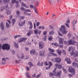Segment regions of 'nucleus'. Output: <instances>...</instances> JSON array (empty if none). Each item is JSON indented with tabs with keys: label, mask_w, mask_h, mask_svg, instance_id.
<instances>
[{
	"label": "nucleus",
	"mask_w": 78,
	"mask_h": 78,
	"mask_svg": "<svg viewBox=\"0 0 78 78\" xmlns=\"http://www.w3.org/2000/svg\"><path fill=\"white\" fill-rule=\"evenodd\" d=\"M66 27L64 25L61 26V28L60 29V31H61L62 34H64V35H66L67 33H68V31L66 29Z\"/></svg>",
	"instance_id": "f257e3e1"
},
{
	"label": "nucleus",
	"mask_w": 78,
	"mask_h": 78,
	"mask_svg": "<svg viewBox=\"0 0 78 78\" xmlns=\"http://www.w3.org/2000/svg\"><path fill=\"white\" fill-rule=\"evenodd\" d=\"M10 48V45L8 44H4L2 46V50H9Z\"/></svg>",
	"instance_id": "f03ea898"
},
{
	"label": "nucleus",
	"mask_w": 78,
	"mask_h": 78,
	"mask_svg": "<svg viewBox=\"0 0 78 78\" xmlns=\"http://www.w3.org/2000/svg\"><path fill=\"white\" fill-rule=\"evenodd\" d=\"M69 71L70 73H73V75L75 74V69L73 68L72 67L70 66L69 67Z\"/></svg>",
	"instance_id": "7ed1b4c3"
},
{
	"label": "nucleus",
	"mask_w": 78,
	"mask_h": 78,
	"mask_svg": "<svg viewBox=\"0 0 78 78\" xmlns=\"http://www.w3.org/2000/svg\"><path fill=\"white\" fill-rule=\"evenodd\" d=\"M68 43L69 45H75L76 43H77V42H76V41L75 40H73L70 39L68 41Z\"/></svg>",
	"instance_id": "20e7f679"
},
{
	"label": "nucleus",
	"mask_w": 78,
	"mask_h": 78,
	"mask_svg": "<svg viewBox=\"0 0 78 78\" xmlns=\"http://www.w3.org/2000/svg\"><path fill=\"white\" fill-rule=\"evenodd\" d=\"M51 61H55L56 62H57V63H60L61 62V58L57 57L55 58L51 59Z\"/></svg>",
	"instance_id": "39448f33"
},
{
	"label": "nucleus",
	"mask_w": 78,
	"mask_h": 78,
	"mask_svg": "<svg viewBox=\"0 0 78 78\" xmlns=\"http://www.w3.org/2000/svg\"><path fill=\"white\" fill-rule=\"evenodd\" d=\"M64 38H61L59 39V43L60 44H62L63 42L64 44H65L66 45H67V42L66 41H64Z\"/></svg>",
	"instance_id": "423d86ee"
},
{
	"label": "nucleus",
	"mask_w": 78,
	"mask_h": 78,
	"mask_svg": "<svg viewBox=\"0 0 78 78\" xmlns=\"http://www.w3.org/2000/svg\"><path fill=\"white\" fill-rule=\"evenodd\" d=\"M27 24L30 25V27L29 28V30H31L33 28V23L31 21H28L27 22Z\"/></svg>",
	"instance_id": "0eeeda50"
},
{
	"label": "nucleus",
	"mask_w": 78,
	"mask_h": 78,
	"mask_svg": "<svg viewBox=\"0 0 78 78\" xmlns=\"http://www.w3.org/2000/svg\"><path fill=\"white\" fill-rule=\"evenodd\" d=\"M44 47V43L42 42H40L39 43V48L40 49L43 48Z\"/></svg>",
	"instance_id": "6e6552de"
},
{
	"label": "nucleus",
	"mask_w": 78,
	"mask_h": 78,
	"mask_svg": "<svg viewBox=\"0 0 78 78\" xmlns=\"http://www.w3.org/2000/svg\"><path fill=\"white\" fill-rule=\"evenodd\" d=\"M65 60L67 64H70L72 63V61L69 58H66Z\"/></svg>",
	"instance_id": "1a4fd4ad"
},
{
	"label": "nucleus",
	"mask_w": 78,
	"mask_h": 78,
	"mask_svg": "<svg viewBox=\"0 0 78 78\" xmlns=\"http://www.w3.org/2000/svg\"><path fill=\"white\" fill-rule=\"evenodd\" d=\"M4 25L3 24V23L2 22L1 24H0V28H1L2 30H4L5 28V27H4Z\"/></svg>",
	"instance_id": "9d476101"
},
{
	"label": "nucleus",
	"mask_w": 78,
	"mask_h": 78,
	"mask_svg": "<svg viewBox=\"0 0 78 78\" xmlns=\"http://www.w3.org/2000/svg\"><path fill=\"white\" fill-rule=\"evenodd\" d=\"M62 73V71H59L57 73L56 75V77H59V78H60L61 76V74Z\"/></svg>",
	"instance_id": "9b49d317"
},
{
	"label": "nucleus",
	"mask_w": 78,
	"mask_h": 78,
	"mask_svg": "<svg viewBox=\"0 0 78 78\" xmlns=\"http://www.w3.org/2000/svg\"><path fill=\"white\" fill-rule=\"evenodd\" d=\"M72 66L73 67H75L76 68H78V64L75 62H74L72 63Z\"/></svg>",
	"instance_id": "f8f14e48"
},
{
	"label": "nucleus",
	"mask_w": 78,
	"mask_h": 78,
	"mask_svg": "<svg viewBox=\"0 0 78 78\" xmlns=\"http://www.w3.org/2000/svg\"><path fill=\"white\" fill-rule=\"evenodd\" d=\"M30 53L31 55H34L36 54V51L34 49H32L30 51Z\"/></svg>",
	"instance_id": "ddd939ff"
},
{
	"label": "nucleus",
	"mask_w": 78,
	"mask_h": 78,
	"mask_svg": "<svg viewBox=\"0 0 78 78\" xmlns=\"http://www.w3.org/2000/svg\"><path fill=\"white\" fill-rule=\"evenodd\" d=\"M26 41H27V38H23L19 40V42H24Z\"/></svg>",
	"instance_id": "4468645a"
},
{
	"label": "nucleus",
	"mask_w": 78,
	"mask_h": 78,
	"mask_svg": "<svg viewBox=\"0 0 78 78\" xmlns=\"http://www.w3.org/2000/svg\"><path fill=\"white\" fill-rule=\"evenodd\" d=\"M39 55L40 56H42L43 57H45V55L44 54V52L43 51H40L39 52Z\"/></svg>",
	"instance_id": "2eb2a0df"
},
{
	"label": "nucleus",
	"mask_w": 78,
	"mask_h": 78,
	"mask_svg": "<svg viewBox=\"0 0 78 78\" xmlns=\"http://www.w3.org/2000/svg\"><path fill=\"white\" fill-rule=\"evenodd\" d=\"M25 23V21H24L23 22L21 23H19L18 24V25L19 27H22V26H23L24 24Z\"/></svg>",
	"instance_id": "dca6fc26"
},
{
	"label": "nucleus",
	"mask_w": 78,
	"mask_h": 78,
	"mask_svg": "<svg viewBox=\"0 0 78 78\" xmlns=\"http://www.w3.org/2000/svg\"><path fill=\"white\" fill-rule=\"evenodd\" d=\"M55 66L57 68H58V69H61L62 68V66L60 65H59L58 64H56L55 65Z\"/></svg>",
	"instance_id": "f3484780"
},
{
	"label": "nucleus",
	"mask_w": 78,
	"mask_h": 78,
	"mask_svg": "<svg viewBox=\"0 0 78 78\" xmlns=\"http://www.w3.org/2000/svg\"><path fill=\"white\" fill-rule=\"evenodd\" d=\"M74 50H75V48H74L72 46H70L69 48L68 51H71V50L74 51Z\"/></svg>",
	"instance_id": "a211bd4d"
},
{
	"label": "nucleus",
	"mask_w": 78,
	"mask_h": 78,
	"mask_svg": "<svg viewBox=\"0 0 78 78\" xmlns=\"http://www.w3.org/2000/svg\"><path fill=\"white\" fill-rule=\"evenodd\" d=\"M6 58H2V64H5L6 63Z\"/></svg>",
	"instance_id": "6ab92c4d"
},
{
	"label": "nucleus",
	"mask_w": 78,
	"mask_h": 78,
	"mask_svg": "<svg viewBox=\"0 0 78 78\" xmlns=\"http://www.w3.org/2000/svg\"><path fill=\"white\" fill-rule=\"evenodd\" d=\"M78 56V52L77 51H76L74 52V57H77V56Z\"/></svg>",
	"instance_id": "aec40b11"
},
{
	"label": "nucleus",
	"mask_w": 78,
	"mask_h": 78,
	"mask_svg": "<svg viewBox=\"0 0 78 78\" xmlns=\"http://www.w3.org/2000/svg\"><path fill=\"white\" fill-rule=\"evenodd\" d=\"M49 3L51 5H53L55 3L54 0H49Z\"/></svg>",
	"instance_id": "412c9836"
},
{
	"label": "nucleus",
	"mask_w": 78,
	"mask_h": 78,
	"mask_svg": "<svg viewBox=\"0 0 78 78\" xmlns=\"http://www.w3.org/2000/svg\"><path fill=\"white\" fill-rule=\"evenodd\" d=\"M14 45H15V47H16V48H18V47L19 46V45H18V44L16 43V42H14Z\"/></svg>",
	"instance_id": "4be33fe9"
},
{
	"label": "nucleus",
	"mask_w": 78,
	"mask_h": 78,
	"mask_svg": "<svg viewBox=\"0 0 78 78\" xmlns=\"http://www.w3.org/2000/svg\"><path fill=\"white\" fill-rule=\"evenodd\" d=\"M34 33H35V34H37L38 33V32L39 31V30H38V29H36L35 30H34Z\"/></svg>",
	"instance_id": "5701e85b"
},
{
	"label": "nucleus",
	"mask_w": 78,
	"mask_h": 78,
	"mask_svg": "<svg viewBox=\"0 0 78 78\" xmlns=\"http://www.w3.org/2000/svg\"><path fill=\"white\" fill-rule=\"evenodd\" d=\"M28 65L30 67V68H31L32 66H33V63L31 62H29Z\"/></svg>",
	"instance_id": "b1692460"
},
{
	"label": "nucleus",
	"mask_w": 78,
	"mask_h": 78,
	"mask_svg": "<svg viewBox=\"0 0 78 78\" xmlns=\"http://www.w3.org/2000/svg\"><path fill=\"white\" fill-rule=\"evenodd\" d=\"M49 75L50 76H54V75H55V73H52L50 72L49 73Z\"/></svg>",
	"instance_id": "393cba45"
},
{
	"label": "nucleus",
	"mask_w": 78,
	"mask_h": 78,
	"mask_svg": "<svg viewBox=\"0 0 78 78\" xmlns=\"http://www.w3.org/2000/svg\"><path fill=\"white\" fill-rule=\"evenodd\" d=\"M59 50V49H58L56 50L57 51V53L59 55H61V51Z\"/></svg>",
	"instance_id": "a878e982"
},
{
	"label": "nucleus",
	"mask_w": 78,
	"mask_h": 78,
	"mask_svg": "<svg viewBox=\"0 0 78 78\" xmlns=\"http://www.w3.org/2000/svg\"><path fill=\"white\" fill-rule=\"evenodd\" d=\"M4 9L6 10H8L9 9V8L8 7V5H6L4 8Z\"/></svg>",
	"instance_id": "bb28decb"
},
{
	"label": "nucleus",
	"mask_w": 78,
	"mask_h": 78,
	"mask_svg": "<svg viewBox=\"0 0 78 78\" xmlns=\"http://www.w3.org/2000/svg\"><path fill=\"white\" fill-rule=\"evenodd\" d=\"M49 34L50 35H53V34H55V32L53 31V30H52L51 31L49 32Z\"/></svg>",
	"instance_id": "cd10ccee"
},
{
	"label": "nucleus",
	"mask_w": 78,
	"mask_h": 78,
	"mask_svg": "<svg viewBox=\"0 0 78 78\" xmlns=\"http://www.w3.org/2000/svg\"><path fill=\"white\" fill-rule=\"evenodd\" d=\"M62 51L63 55H66V51L64 50H62Z\"/></svg>",
	"instance_id": "c85d7f7f"
},
{
	"label": "nucleus",
	"mask_w": 78,
	"mask_h": 78,
	"mask_svg": "<svg viewBox=\"0 0 78 78\" xmlns=\"http://www.w3.org/2000/svg\"><path fill=\"white\" fill-rule=\"evenodd\" d=\"M28 74H29V73H26V76H27V78H31V76L29 75Z\"/></svg>",
	"instance_id": "c756f323"
},
{
	"label": "nucleus",
	"mask_w": 78,
	"mask_h": 78,
	"mask_svg": "<svg viewBox=\"0 0 78 78\" xmlns=\"http://www.w3.org/2000/svg\"><path fill=\"white\" fill-rule=\"evenodd\" d=\"M67 37H68V38H70V37H72V34L70 33H68L67 34Z\"/></svg>",
	"instance_id": "7c9ffc66"
},
{
	"label": "nucleus",
	"mask_w": 78,
	"mask_h": 78,
	"mask_svg": "<svg viewBox=\"0 0 78 78\" xmlns=\"http://www.w3.org/2000/svg\"><path fill=\"white\" fill-rule=\"evenodd\" d=\"M47 39V36H44L43 38V41H45Z\"/></svg>",
	"instance_id": "2f4dec72"
},
{
	"label": "nucleus",
	"mask_w": 78,
	"mask_h": 78,
	"mask_svg": "<svg viewBox=\"0 0 78 78\" xmlns=\"http://www.w3.org/2000/svg\"><path fill=\"white\" fill-rule=\"evenodd\" d=\"M50 55H52L54 56H57V55L56 54L54 53H50Z\"/></svg>",
	"instance_id": "473e14b6"
},
{
	"label": "nucleus",
	"mask_w": 78,
	"mask_h": 78,
	"mask_svg": "<svg viewBox=\"0 0 78 78\" xmlns=\"http://www.w3.org/2000/svg\"><path fill=\"white\" fill-rule=\"evenodd\" d=\"M77 22V21L74 20L72 22V24L73 25H75L76 23Z\"/></svg>",
	"instance_id": "72a5a7b5"
},
{
	"label": "nucleus",
	"mask_w": 78,
	"mask_h": 78,
	"mask_svg": "<svg viewBox=\"0 0 78 78\" xmlns=\"http://www.w3.org/2000/svg\"><path fill=\"white\" fill-rule=\"evenodd\" d=\"M11 3L13 4L15 3H17V2L16 1V0H12Z\"/></svg>",
	"instance_id": "f704fd0d"
},
{
	"label": "nucleus",
	"mask_w": 78,
	"mask_h": 78,
	"mask_svg": "<svg viewBox=\"0 0 78 78\" xmlns=\"http://www.w3.org/2000/svg\"><path fill=\"white\" fill-rule=\"evenodd\" d=\"M16 23V20L14 19H12V23L13 25H14V24Z\"/></svg>",
	"instance_id": "c9c22d12"
},
{
	"label": "nucleus",
	"mask_w": 78,
	"mask_h": 78,
	"mask_svg": "<svg viewBox=\"0 0 78 78\" xmlns=\"http://www.w3.org/2000/svg\"><path fill=\"white\" fill-rule=\"evenodd\" d=\"M49 68H50V67H51V66H52V63H51V62H49Z\"/></svg>",
	"instance_id": "e433bc0d"
},
{
	"label": "nucleus",
	"mask_w": 78,
	"mask_h": 78,
	"mask_svg": "<svg viewBox=\"0 0 78 78\" xmlns=\"http://www.w3.org/2000/svg\"><path fill=\"white\" fill-rule=\"evenodd\" d=\"M6 13L7 14H8V15H9L10 14H11V12H10V11L7 10L6 11Z\"/></svg>",
	"instance_id": "4c0bfd02"
},
{
	"label": "nucleus",
	"mask_w": 78,
	"mask_h": 78,
	"mask_svg": "<svg viewBox=\"0 0 78 78\" xmlns=\"http://www.w3.org/2000/svg\"><path fill=\"white\" fill-rule=\"evenodd\" d=\"M6 27L7 28H9V27H10V26H9V25L8 23H6Z\"/></svg>",
	"instance_id": "58836bf2"
},
{
	"label": "nucleus",
	"mask_w": 78,
	"mask_h": 78,
	"mask_svg": "<svg viewBox=\"0 0 78 78\" xmlns=\"http://www.w3.org/2000/svg\"><path fill=\"white\" fill-rule=\"evenodd\" d=\"M49 51H51V52H55V50L51 48H49Z\"/></svg>",
	"instance_id": "ea45409f"
},
{
	"label": "nucleus",
	"mask_w": 78,
	"mask_h": 78,
	"mask_svg": "<svg viewBox=\"0 0 78 78\" xmlns=\"http://www.w3.org/2000/svg\"><path fill=\"white\" fill-rule=\"evenodd\" d=\"M73 52H74V51L73 50L72 52H71L70 54L71 56H74V53H73Z\"/></svg>",
	"instance_id": "a19ab883"
},
{
	"label": "nucleus",
	"mask_w": 78,
	"mask_h": 78,
	"mask_svg": "<svg viewBox=\"0 0 78 78\" xmlns=\"http://www.w3.org/2000/svg\"><path fill=\"white\" fill-rule=\"evenodd\" d=\"M73 73H72V74H68V76L70 77V78H71V77H72V76H73Z\"/></svg>",
	"instance_id": "79ce46f5"
},
{
	"label": "nucleus",
	"mask_w": 78,
	"mask_h": 78,
	"mask_svg": "<svg viewBox=\"0 0 78 78\" xmlns=\"http://www.w3.org/2000/svg\"><path fill=\"white\" fill-rule=\"evenodd\" d=\"M65 25L68 28H69L70 27V26L69 24H67V23H65Z\"/></svg>",
	"instance_id": "37998d69"
},
{
	"label": "nucleus",
	"mask_w": 78,
	"mask_h": 78,
	"mask_svg": "<svg viewBox=\"0 0 78 78\" xmlns=\"http://www.w3.org/2000/svg\"><path fill=\"white\" fill-rule=\"evenodd\" d=\"M40 25V23L39 22H37L36 23L37 27H39Z\"/></svg>",
	"instance_id": "c03bdc74"
},
{
	"label": "nucleus",
	"mask_w": 78,
	"mask_h": 78,
	"mask_svg": "<svg viewBox=\"0 0 78 78\" xmlns=\"http://www.w3.org/2000/svg\"><path fill=\"white\" fill-rule=\"evenodd\" d=\"M16 14L17 16H19V15H20V12H19V11L17 10L16 11Z\"/></svg>",
	"instance_id": "a18cd8bd"
},
{
	"label": "nucleus",
	"mask_w": 78,
	"mask_h": 78,
	"mask_svg": "<svg viewBox=\"0 0 78 78\" xmlns=\"http://www.w3.org/2000/svg\"><path fill=\"white\" fill-rule=\"evenodd\" d=\"M38 66H43V62H41L40 63H38Z\"/></svg>",
	"instance_id": "49530a36"
},
{
	"label": "nucleus",
	"mask_w": 78,
	"mask_h": 78,
	"mask_svg": "<svg viewBox=\"0 0 78 78\" xmlns=\"http://www.w3.org/2000/svg\"><path fill=\"white\" fill-rule=\"evenodd\" d=\"M48 40L50 41H51L52 40V37L51 36H49V37H48Z\"/></svg>",
	"instance_id": "de8ad7c7"
},
{
	"label": "nucleus",
	"mask_w": 78,
	"mask_h": 78,
	"mask_svg": "<svg viewBox=\"0 0 78 78\" xmlns=\"http://www.w3.org/2000/svg\"><path fill=\"white\" fill-rule=\"evenodd\" d=\"M30 8L31 9H33V8H34V6H33V5L31 4L30 5Z\"/></svg>",
	"instance_id": "09e8293b"
},
{
	"label": "nucleus",
	"mask_w": 78,
	"mask_h": 78,
	"mask_svg": "<svg viewBox=\"0 0 78 78\" xmlns=\"http://www.w3.org/2000/svg\"><path fill=\"white\" fill-rule=\"evenodd\" d=\"M66 23H70V20L69 19H68L66 21Z\"/></svg>",
	"instance_id": "8fccbe9b"
},
{
	"label": "nucleus",
	"mask_w": 78,
	"mask_h": 78,
	"mask_svg": "<svg viewBox=\"0 0 78 78\" xmlns=\"http://www.w3.org/2000/svg\"><path fill=\"white\" fill-rule=\"evenodd\" d=\"M49 27L50 28L51 30H53V27L52 26H51V25H49Z\"/></svg>",
	"instance_id": "3c124183"
},
{
	"label": "nucleus",
	"mask_w": 78,
	"mask_h": 78,
	"mask_svg": "<svg viewBox=\"0 0 78 78\" xmlns=\"http://www.w3.org/2000/svg\"><path fill=\"white\" fill-rule=\"evenodd\" d=\"M34 9L35 12V13H36V14H38V13H37V11L36 9V8H34Z\"/></svg>",
	"instance_id": "603ef678"
},
{
	"label": "nucleus",
	"mask_w": 78,
	"mask_h": 78,
	"mask_svg": "<svg viewBox=\"0 0 78 78\" xmlns=\"http://www.w3.org/2000/svg\"><path fill=\"white\" fill-rule=\"evenodd\" d=\"M62 69L64 73H67V70H66V69H64V68H63Z\"/></svg>",
	"instance_id": "864d4df0"
},
{
	"label": "nucleus",
	"mask_w": 78,
	"mask_h": 78,
	"mask_svg": "<svg viewBox=\"0 0 78 78\" xmlns=\"http://www.w3.org/2000/svg\"><path fill=\"white\" fill-rule=\"evenodd\" d=\"M23 13L24 14H27V12L26 11V9H25L24 10V11Z\"/></svg>",
	"instance_id": "5fc2aeb1"
},
{
	"label": "nucleus",
	"mask_w": 78,
	"mask_h": 78,
	"mask_svg": "<svg viewBox=\"0 0 78 78\" xmlns=\"http://www.w3.org/2000/svg\"><path fill=\"white\" fill-rule=\"evenodd\" d=\"M21 10V11H24L25 10V9L23 7H22L20 8Z\"/></svg>",
	"instance_id": "6e6d98bb"
},
{
	"label": "nucleus",
	"mask_w": 78,
	"mask_h": 78,
	"mask_svg": "<svg viewBox=\"0 0 78 78\" xmlns=\"http://www.w3.org/2000/svg\"><path fill=\"white\" fill-rule=\"evenodd\" d=\"M20 19H25V17L23 16H20Z\"/></svg>",
	"instance_id": "4d7b16f0"
},
{
	"label": "nucleus",
	"mask_w": 78,
	"mask_h": 78,
	"mask_svg": "<svg viewBox=\"0 0 78 78\" xmlns=\"http://www.w3.org/2000/svg\"><path fill=\"white\" fill-rule=\"evenodd\" d=\"M73 30H74V31H75V25H73Z\"/></svg>",
	"instance_id": "13d9d810"
},
{
	"label": "nucleus",
	"mask_w": 78,
	"mask_h": 78,
	"mask_svg": "<svg viewBox=\"0 0 78 78\" xmlns=\"http://www.w3.org/2000/svg\"><path fill=\"white\" fill-rule=\"evenodd\" d=\"M47 31H45L44 32L43 34V35H46V34H47Z\"/></svg>",
	"instance_id": "bf43d9fd"
},
{
	"label": "nucleus",
	"mask_w": 78,
	"mask_h": 78,
	"mask_svg": "<svg viewBox=\"0 0 78 78\" xmlns=\"http://www.w3.org/2000/svg\"><path fill=\"white\" fill-rule=\"evenodd\" d=\"M34 29H36V24L35 23H34Z\"/></svg>",
	"instance_id": "052dcab7"
},
{
	"label": "nucleus",
	"mask_w": 78,
	"mask_h": 78,
	"mask_svg": "<svg viewBox=\"0 0 78 78\" xmlns=\"http://www.w3.org/2000/svg\"><path fill=\"white\" fill-rule=\"evenodd\" d=\"M27 34L28 36H30V35H31V33H30V32H29V33H27Z\"/></svg>",
	"instance_id": "680f3d73"
},
{
	"label": "nucleus",
	"mask_w": 78,
	"mask_h": 78,
	"mask_svg": "<svg viewBox=\"0 0 78 78\" xmlns=\"http://www.w3.org/2000/svg\"><path fill=\"white\" fill-rule=\"evenodd\" d=\"M26 11H27V12H31V10L29 9H26Z\"/></svg>",
	"instance_id": "e2e57ef3"
},
{
	"label": "nucleus",
	"mask_w": 78,
	"mask_h": 78,
	"mask_svg": "<svg viewBox=\"0 0 78 78\" xmlns=\"http://www.w3.org/2000/svg\"><path fill=\"white\" fill-rule=\"evenodd\" d=\"M26 51H28L29 50V48H28L27 47H26L25 48V49Z\"/></svg>",
	"instance_id": "0e129e2a"
},
{
	"label": "nucleus",
	"mask_w": 78,
	"mask_h": 78,
	"mask_svg": "<svg viewBox=\"0 0 78 78\" xmlns=\"http://www.w3.org/2000/svg\"><path fill=\"white\" fill-rule=\"evenodd\" d=\"M15 63H18V64H19V61H18V60H15Z\"/></svg>",
	"instance_id": "69168bd1"
},
{
	"label": "nucleus",
	"mask_w": 78,
	"mask_h": 78,
	"mask_svg": "<svg viewBox=\"0 0 78 78\" xmlns=\"http://www.w3.org/2000/svg\"><path fill=\"white\" fill-rule=\"evenodd\" d=\"M58 33L59 34V36H62V34H61L60 33H59V31H58Z\"/></svg>",
	"instance_id": "338daca9"
},
{
	"label": "nucleus",
	"mask_w": 78,
	"mask_h": 78,
	"mask_svg": "<svg viewBox=\"0 0 78 78\" xmlns=\"http://www.w3.org/2000/svg\"><path fill=\"white\" fill-rule=\"evenodd\" d=\"M40 75H37V76H36V78H39L40 77Z\"/></svg>",
	"instance_id": "774afa93"
}]
</instances>
